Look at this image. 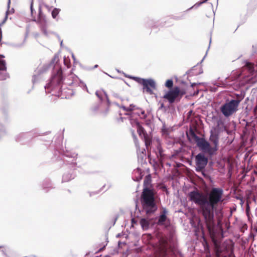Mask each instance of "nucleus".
<instances>
[{
    "label": "nucleus",
    "instance_id": "6",
    "mask_svg": "<svg viewBox=\"0 0 257 257\" xmlns=\"http://www.w3.org/2000/svg\"><path fill=\"white\" fill-rule=\"evenodd\" d=\"M196 144L202 152L201 153L207 154L211 157L215 155L211 148L210 143L204 137H200Z\"/></svg>",
    "mask_w": 257,
    "mask_h": 257
},
{
    "label": "nucleus",
    "instance_id": "31",
    "mask_svg": "<svg viewBox=\"0 0 257 257\" xmlns=\"http://www.w3.org/2000/svg\"><path fill=\"white\" fill-rule=\"evenodd\" d=\"M99 108V105L96 104L94 106H93V107H92V108H91V110H92V111L95 112L98 110Z\"/></svg>",
    "mask_w": 257,
    "mask_h": 257
},
{
    "label": "nucleus",
    "instance_id": "42",
    "mask_svg": "<svg viewBox=\"0 0 257 257\" xmlns=\"http://www.w3.org/2000/svg\"><path fill=\"white\" fill-rule=\"evenodd\" d=\"M2 253H3V255H4L5 256H6V257H8V255H7V254L6 253V250H2L1 251Z\"/></svg>",
    "mask_w": 257,
    "mask_h": 257
},
{
    "label": "nucleus",
    "instance_id": "1",
    "mask_svg": "<svg viewBox=\"0 0 257 257\" xmlns=\"http://www.w3.org/2000/svg\"><path fill=\"white\" fill-rule=\"evenodd\" d=\"M223 190L221 188L212 187L210 192L204 193L197 189L190 191L189 200L198 206L199 212L207 223L214 221V211L219 203L222 201Z\"/></svg>",
    "mask_w": 257,
    "mask_h": 257
},
{
    "label": "nucleus",
    "instance_id": "62",
    "mask_svg": "<svg viewBox=\"0 0 257 257\" xmlns=\"http://www.w3.org/2000/svg\"><path fill=\"white\" fill-rule=\"evenodd\" d=\"M119 119H120L122 121H123V117H120V118H119Z\"/></svg>",
    "mask_w": 257,
    "mask_h": 257
},
{
    "label": "nucleus",
    "instance_id": "55",
    "mask_svg": "<svg viewBox=\"0 0 257 257\" xmlns=\"http://www.w3.org/2000/svg\"><path fill=\"white\" fill-rule=\"evenodd\" d=\"M211 38H210V41H209V45L208 46V49L210 47V43H211Z\"/></svg>",
    "mask_w": 257,
    "mask_h": 257
},
{
    "label": "nucleus",
    "instance_id": "40",
    "mask_svg": "<svg viewBox=\"0 0 257 257\" xmlns=\"http://www.w3.org/2000/svg\"><path fill=\"white\" fill-rule=\"evenodd\" d=\"M141 114L143 115V118H146L147 117V114L145 113V111L144 110H142Z\"/></svg>",
    "mask_w": 257,
    "mask_h": 257
},
{
    "label": "nucleus",
    "instance_id": "33",
    "mask_svg": "<svg viewBox=\"0 0 257 257\" xmlns=\"http://www.w3.org/2000/svg\"><path fill=\"white\" fill-rule=\"evenodd\" d=\"M103 92L106 97V101H107V104L109 106L110 104V101L109 99V98H108V96L107 95V94L106 93V92L104 91V90H103Z\"/></svg>",
    "mask_w": 257,
    "mask_h": 257
},
{
    "label": "nucleus",
    "instance_id": "21",
    "mask_svg": "<svg viewBox=\"0 0 257 257\" xmlns=\"http://www.w3.org/2000/svg\"><path fill=\"white\" fill-rule=\"evenodd\" d=\"M136 105H135L133 104H131L128 107H126L124 105H122L120 106V108H122L123 110L126 111H132L135 108Z\"/></svg>",
    "mask_w": 257,
    "mask_h": 257
},
{
    "label": "nucleus",
    "instance_id": "60",
    "mask_svg": "<svg viewBox=\"0 0 257 257\" xmlns=\"http://www.w3.org/2000/svg\"><path fill=\"white\" fill-rule=\"evenodd\" d=\"M246 214H247V215L248 216V219H249V213L247 211H246Z\"/></svg>",
    "mask_w": 257,
    "mask_h": 257
},
{
    "label": "nucleus",
    "instance_id": "4",
    "mask_svg": "<svg viewBox=\"0 0 257 257\" xmlns=\"http://www.w3.org/2000/svg\"><path fill=\"white\" fill-rule=\"evenodd\" d=\"M242 99V96L237 99H227L220 107L221 112L226 117L230 116L237 111L239 104Z\"/></svg>",
    "mask_w": 257,
    "mask_h": 257
},
{
    "label": "nucleus",
    "instance_id": "47",
    "mask_svg": "<svg viewBox=\"0 0 257 257\" xmlns=\"http://www.w3.org/2000/svg\"><path fill=\"white\" fill-rule=\"evenodd\" d=\"M181 152V149L175 151L176 154L178 155Z\"/></svg>",
    "mask_w": 257,
    "mask_h": 257
},
{
    "label": "nucleus",
    "instance_id": "57",
    "mask_svg": "<svg viewBox=\"0 0 257 257\" xmlns=\"http://www.w3.org/2000/svg\"><path fill=\"white\" fill-rule=\"evenodd\" d=\"M137 207H138V201H136V209L137 208Z\"/></svg>",
    "mask_w": 257,
    "mask_h": 257
},
{
    "label": "nucleus",
    "instance_id": "39",
    "mask_svg": "<svg viewBox=\"0 0 257 257\" xmlns=\"http://www.w3.org/2000/svg\"><path fill=\"white\" fill-rule=\"evenodd\" d=\"M95 95L100 100V101H102L103 100V98H102V96L99 94V92L98 91H96L95 92Z\"/></svg>",
    "mask_w": 257,
    "mask_h": 257
},
{
    "label": "nucleus",
    "instance_id": "45",
    "mask_svg": "<svg viewBox=\"0 0 257 257\" xmlns=\"http://www.w3.org/2000/svg\"><path fill=\"white\" fill-rule=\"evenodd\" d=\"M118 217V214H117V215H116L115 216V217H114V221L113 224H115V223L116 221L117 220V219Z\"/></svg>",
    "mask_w": 257,
    "mask_h": 257
},
{
    "label": "nucleus",
    "instance_id": "24",
    "mask_svg": "<svg viewBox=\"0 0 257 257\" xmlns=\"http://www.w3.org/2000/svg\"><path fill=\"white\" fill-rule=\"evenodd\" d=\"M208 1V0H202L200 2L196 3L194 5H193L191 8H189L187 10V11H189V10H190L191 9H192L193 8L196 9V8H198L199 6H200L202 4L206 3Z\"/></svg>",
    "mask_w": 257,
    "mask_h": 257
},
{
    "label": "nucleus",
    "instance_id": "16",
    "mask_svg": "<svg viewBox=\"0 0 257 257\" xmlns=\"http://www.w3.org/2000/svg\"><path fill=\"white\" fill-rule=\"evenodd\" d=\"M29 138L30 134L29 133H21L17 136L16 140L17 142H21Z\"/></svg>",
    "mask_w": 257,
    "mask_h": 257
},
{
    "label": "nucleus",
    "instance_id": "18",
    "mask_svg": "<svg viewBox=\"0 0 257 257\" xmlns=\"http://www.w3.org/2000/svg\"><path fill=\"white\" fill-rule=\"evenodd\" d=\"M157 153H156L157 157L160 158H164V154L163 152L164 150L163 148H162L161 145L160 144H158L157 146Z\"/></svg>",
    "mask_w": 257,
    "mask_h": 257
},
{
    "label": "nucleus",
    "instance_id": "20",
    "mask_svg": "<svg viewBox=\"0 0 257 257\" xmlns=\"http://www.w3.org/2000/svg\"><path fill=\"white\" fill-rule=\"evenodd\" d=\"M167 219V216H164V215H160L158 219V224L159 225H163Z\"/></svg>",
    "mask_w": 257,
    "mask_h": 257
},
{
    "label": "nucleus",
    "instance_id": "10",
    "mask_svg": "<svg viewBox=\"0 0 257 257\" xmlns=\"http://www.w3.org/2000/svg\"><path fill=\"white\" fill-rule=\"evenodd\" d=\"M208 158L204 153H199L195 156V163L196 172H201L203 170L208 163Z\"/></svg>",
    "mask_w": 257,
    "mask_h": 257
},
{
    "label": "nucleus",
    "instance_id": "30",
    "mask_svg": "<svg viewBox=\"0 0 257 257\" xmlns=\"http://www.w3.org/2000/svg\"><path fill=\"white\" fill-rule=\"evenodd\" d=\"M79 83H80L79 85L81 87H83V89H86L87 92H88V88L87 87V86H86V84L84 82H83L82 81L80 80L79 81Z\"/></svg>",
    "mask_w": 257,
    "mask_h": 257
},
{
    "label": "nucleus",
    "instance_id": "58",
    "mask_svg": "<svg viewBox=\"0 0 257 257\" xmlns=\"http://www.w3.org/2000/svg\"><path fill=\"white\" fill-rule=\"evenodd\" d=\"M206 53H207V51L206 52ZM206 54H207V53H206ZM205 56H205L203 57V59H202V60L201 61L200 63H202V62L204 60V58H205Z\"/></svg>",
    "mask_w": 257,
    "mask_h": 257
},
{
    "label": "nucleus",
    "instance_id": "13",
    "mask_svg": "<svg viewBox=\"0 0 257 257\" xmlns=\"http://www.w3.org/2000/svg\"><path fill=\"white\" fill-rule=\"evenodd\" d=\"M209 141L212 144L211 148L215 153L216 154V152L218 149V142H219V136L217 133H213L211 131L210 136L209 137Z\"/></svg>",
    "mask_w": 257,
    "mask_h": 257
},
{
    "label": "nucleus",
    "instance_id": "53",
    "mask_svg": "<svg viewBox=\"0 0 257 257\" xmlns=\"http://www.w3.org/2000/svg\"><path fill=\"white\" fill-rule=\"evenodd\" d=\"M10 0H9V2H8V9L10 7Z\"/></svg>",
    "mask_w": 257,
    "mask_h": 257
},
{
    "label": "nucleus",
    "instance_id": "34",
    "mask_svg": "<svg viewBox=\"0 0 257 257\" xmlns=\"http://www.w3.org/2000/svg\"><path fill=\"white\" fill-rule=\"evenodd\" d=\"M162 212L161 213V215H164V216H167V214L168 213V211L167 209L164 207H162Z\"/></svg>",
    "mask_w": 257,
    "mask_h": 257
},
{
    "label": "nucleus",
    "instance_id": "7",
    "mask_svg": "<svg viewBox=\"0 0 257 257\" xmlns=\"http://www.w3.org/2000/svg\"><path fill=\"white\" fill-rule=\"evenodd\" d=\"M43 34L47 37H49V32L47 30L48 24L45 15L42 12V7L40 5L38 10V18L36 22Z\"/></svg>",
    "mask_w": 257,
    "mask_h": 257
},
{
    "label": "nucleus",
    "instance_id": "63",
    "mask_svg": "<svg viewBox=\"0 0 257 257\" xmlns=\"http://www.w3.org/2000/svg\"><path fill=\"white\" fill-rule=\"evenodd\" d=\"M216 86H217V87H220V86H221V85H220V84H216Z\"/></svg>",
    "mask_w": 257,
    "mask_h": 257
},
{
    "label": "nucleus",
    "instance_id": "59",
    "mask_svg": "<svg viewBox=\"0 0 257 257\" xmlns=\"http://www.w3.org/2000/svg\"><path fill=\"white\" fill-rule=\"evenodd\" d=\"M255 215L256 216H257V208H256L255 211Z\"/></svg>",
    "mask_w": 257,
    "mask_h": 257
},
{
    "label": "nucleus",
    "instance_id": "23",
    "mask_svg": "<svg viewBox=\"0 0 257 257\" xmlns=\"http://www.w3.org/2000/svg\"><path fill=\"white\" fill-rule=\"evenodd\" d=\"M132 134L136 147L137 148H139V140L137 138V136L135 134V131L134 130H132Z\"/></svg>",
    "mask_w": 257,
    "mask_h": 257
},
{
    "label": "nucleus",
    "instance_id": "49",
    "mask_svg": "<svg viewBox=\"0 0 257 257\" xmlns=\"http://www.w3.org/2000/svg\"><path fill=\"white\" fill-rule=\"evenodd\" d=\"M137 221L135 220V219H132V224H134V223H136Z\"/></svg>",
    "mask_w": 257,
    "mask_h": 257
},
{
    "label": "nucleus",
    "instance_id": "9",
    "mask_svg": "<svg viewBox=\"0 0 257 257\" xmlns=\"http://www.w3.org/2000/svg\"><path fill=\"white\" fill-rule=\"evenodd\" d=\"M180 90L178 87H175L168 91L166 94L163 96V98L168 100L170 104L175 102V101H179Z\"/></svg>",
    "mask_w": 257,
    "mask_h": 257
},
{
    "label": "nucleus",
    "instance_id": "25",
    "mask_svg": "<svg viewBox=\"0 0 257 257\" xmlns=\"http://www.w3.org/2000/svg\"><path fill=\"white\" fill-rule=\"evenodd\" d=\"M196 66H194L193 67H192V68L190 70H188L187 72H186V74H189V75H198V74H202L203 73V70L201 68H200V71L198 73H194L193 72V71L194 70V68Z\"/></svg>",
    "mask_w": 257,
    "mask_h": 257
},
{
    "label": "nucleus",
    "instance_id": "3",
    "mask_svg": "<svg viewBox=\"0 0 257 257\" xmlns=\"http://www.w3.org/2000/svg\"><path fill=\"white\" fill-rule=\"evenodd\" d=\"M151 176L147 175L144 180L143 190L141 196V202L143 209L148 215L153 214L158 209L155 191L151 185Z\"/></svg>",
    "mask_w": 257,
    "mask_h": 257
},
{
    "label": "nucleus",
    "instance_id": "15",
    "mask_svg": "<svg viewBox=\"0 0 257 257\" xmlns=\"http://www.w3.org/2000/svg\"><path fill=\"white\" fill-rule=\"evenodd\" d=\"M140 223L143 229L147 230L150 226V222L148 219L142 218L140 220Z\"/></svg>",
    "mask_w": 257,
    "mask_h": 257
},
{
    "label": "nucleus",
    "instance_id": "54",
    "mask_svg": "<svg viewBox=\"0 0 257 257\" xmlns=\"http://www.w3.org/2000/svg\"><path fill=\"white\" fill-rule=\"evenodd\" d=\"M146 152V150L145 149H143V150L142 151V154H143L144 155V153Z\"/></svg>",
    "mask_w": 257,
    "mask_h": 257
},
{
    "label": "nucleus",
    "instance_id": "32",
    "mask_svg": "<svg viewBox=\"0 0 257 257\" xmlns=\"http://www.w3.org/2000/svg\"><path fill=\"white\" fill-rule=\"evenodd\" d=\"M49 35L50 34H54L55 35H56L57 36V37L58 38V39L60 41V46L61 47H62L63 46V41L62 40H60V37L59 36L58 34L54 33V32H50V31H49Z\"/></svg>",
    "mask_w": 257,
    "mask_h": 257
},
{
    "label": "nucleus",
    "instance_id": "52",
    "mask_svg": "<svg viewBox=\"0 0 257 257\" xmlns=\"http://www.w3.org/2000/svg\"><path fill=\"white\" fill-rule=\"evenodd\" d=\"M216 89H217L216 88H212V90L213 91H216Z\"/></svg>",
    "mask_w": 257,
    "mask_h": 257
},
{
    "label": "nucleus",
    "instance_id": "51",
    "mask_svg": "<svg viewBox=\"0 0 257 257\" xmlns=\"http://www.w3.org/2000/svg\"><path fill=\"white\" fill-rule=\"evenodd\" d=\"M5 56L3 54H0V58H4Z\"/></svg>",
    "mask_w": 257,
    "mask_h": 257
},
{
    "label": "nucleus",
    "instance_id": "17",
    "mask_svg": "<svg viewBox=\"0 0 257 257\" xmlns=\"http://www.w3.org/2000/svg\"><path fill=\"white\" fill-rule=\"evenodd\" d=\"M74 178V175L71 173H65L62 176V182H68Z\"/></svg>",
    "mask_w": 257,
    "mask_h": 257
},
{
    "label": "nucleus",
    "instance_id": "19",
    "mask_svg": "<svg viewBox=\"0 0 257 257\" xmlns=\"http://www.w3.org/2000/svg\"><path fill=\"white\" fill-rule=\"evenodd\" d=\"M9 14V10H8L7 11L6 13V16L3 21L0 23V41H2V26L6 23L8 19V15Z\"/></svg>",
    "mask_w": 257,
    "mask_h": 257
},
{
    "label": "nucleus",
    "instance_id": "36",
    "mask_svg": "<svg viewBox=\"0 0 257 257\" xmlns=\"http://www.w3.org/2000/svg\"><path fill=\"white\" fill-rule=\"evenodd\" d=\"M236 97L235 98H234V99H237L238 98H241V96L243 97V99L244 97V94L241 92L240 94H236Z\"/></svg>",
    "mask_w": 257,
    "mask_h": 257
},
{
    "label": "nucleus",
    "instance_id": "5",
    "mask_svg": "<svg viewBox=\"0 0 257 257\" xmlns=\"http://www.w3.org/2000/svg\"><path fill=\"white\" fill-rule=\"evenodd\" d=\"M135 80L138 83L143 86L144 92L149 94H154L153 90L157 89V84L156 81L152 78H142L135 76H128Z\"/></svg>",
    "mask_w": 257,
    "mask_h": 257
},
{
    "label": "nucleus",
    "instance_id": "35",
    "mask_svg": "<svg viewBox=\"0 0 257 257\" xmlns=\"http://www.w3.org/2000/svg\"><path fill=\"white\" fill-rule=\"evenodd\" d=\"M27 37V35L26 36L22 44H18L15 45V47H18V48H21V47H23L25 44Z\"/></svg>",
    "mask_w": 257,
    "mask_h": 257
},
{
    "label": "nucleus",
    "instance_id": "61",
    "mask_svg": "<svg viewBox=\"0 0 257 257\" xmlns=\"http://www.w3.org/2000/svg\"><path fill=\"white\" fill-rule=\"evenodd\" d=\"M120 244H121V241H119L118 242V245L119 246V245H120Z\"/></svg>",
    "mask_w": 257,
    "mask_h": 257
},
{
    "label": "nucleus",
    "instance_id": "12",
    "mask_svg": "<svg viewBox=\"0 0 257 257\" xmlns=\"http://www.w3.org/2000/svg\"><path fill=\"white\" fill-rule=\"evenodd\" d=\"M232 254L233 253L229 251L228 247L224 243L218 245L216 247V257H232Z\"/></svg>",
    "mask_w": 257,
    "mask_h": 257
},
{
    "label": "nucleus",
    "instance_id": "38",
    "mask_svg": "<svg viewBox=\"0 0 257 257\" xmlns=\"http://www.w3.org/2000/svg\"><path fill=\"white\" fill-rule=\"evenodd\" d=\"M203 84V83L202 82H200V83H191V86L192 87V88H194L195 86L198 85H202Z\"/></svg>",
    "mask_w": 257,
    "mask_h": 257
},
{
    "label": "nucleus",
    "instance_id": "26",
    "mask_svg": "<svg viewBox=\"0 0 257 257\" xmlns=\"http://www.w3.org/2000/svg\"><path fill=\"white\" fill-rule=\"evenodd\" d=\"M33 4H34V2H31V4H30L31 15V17L34 18L33 21L34 22H36V19L35 17L34 16V13H36V11L33 8Z\"/></svg>",
    "mask_w": 257,
    "mask_h": 257
},
{
    "label": "nucleus",
    "instance_id": "48",
    "mask_svg": "<svg viewBox=\"0 0 257 257\" xmlns=\"http://www.w3.org/2000/svg\"><path fill=\"white\" fill-rule=\"evenodd\" d=\"M180 94H181V95L180 96H179V97H180V98L182 97V96L185 94V92H180Z\"/></svg>",
    "mask_w": 257,
    "mask_h": 257
},
{
    "label": "nucleus",
    "instance_id": "11",
    "mask_svg": "<svg viewBox=\"0 0 257 257\" xmlns=\"http://www.w3.org/2000/svg\"><path fill=\"white\" fill-rule=\"evenodd\" d=\"M63 156L64 162L70 165L72 169H75L77 163L74 161L77 158V154L74 152L66 151L64 152Z\"/></svg>",
    "mask_w": 257,
    "mask_h": 257
},
{
    "label": "nucleus",
    "instance_id": "56",
    "mask_svg": "<svg viewBox=\"0 0 257 257\" xmlns=\"http://www.w3.org/2000/svg\"><path fill=\"white\" fill-rule=\"evenodd\" d=\"M97 67H98V65L96 64V65H95L94 66V67H93V69H94V68H97Z\"/></svg>",
    "mask_w": 257,
    "mask_h": 257
},
{
    "label": "nucleus",
    "instance_id": "8",
    "mask_svg": "<svg viewBox=\"0 0 257 257\" xmlns=\"http://www.w3.org/2000/svg\"><path fill=\"white\" fill-rule=\"evenodd\" d=\"M135 122L137 126V132L139 136L143 139L146 148L147 149H148L149 147L152 145V138L148 135L144 128L142 126L139 121L136 120Z\"/></svg>",
    "mask_w": 257,
    "mask_h": 257
},
{
    "label": "nucleus",
    "instance_id": "28",
    "mask_svg": "<svg viewBox=\"0 0 257 257\" xmlns=\"http://www.w3.org/2000/svg\"><path fill=\"white\" fill-rule=\"evenodd\" d=\"M166 87L168 88H172L173 86V81L172 79H168L165 84Z\"/></svg>",
    "mask_w": 257,
    "mask_h": 257
},
{
    "label": "nucleus",
    "instance_id": "43",
    "mask_svg": "<svg viewBox=\"0 0 257 257\" xmlns=\"http://www.w3.org/2000/svg\"><path fill=\"white\" fill-rule=\"evenodd\" d=\"M64 64L67 67H69V64L68 62H67L66 60H65V58H64Z\"/></svg>",
    "mask_w": 257,
    "mask_h": 257
},
{
    "label": "nucleus",
    "instance_id": "2",
    "mask_svg": "<svg viewBox=\"0 0 257 257\" xmlns=\"http://www.w3.org/2000/svg\"><path fill=\"white\" fill-rule=\"evenodd\" d=\"M58 61V56L55 55L51 62L47 64L43 65L42 67L37 68L34 71L32 82L35 83L39 82L41 79V75L46 72L47 70L53 68V75L49 80V82L45 86V89H54L57 88L59 89V91H61L62 84L63 83L64 78L63 76V72L61 68L58 65L56 64Z\"/></svg>",
    "mask_w": 257,
    "mask_h": 257
},
{
    "label": "nucleus",
    "instance_id": "37",
    "mask_svg": "<svg viewBox=\"0 0 257 257\" xmlns=\"http://www.w3.org/2000/svg\"><path fill=\"white\" fill-rule=\"evenodd\" d=\"M99 191H92V192H89V195L90 197H91L93 195H96L98 194Z\"/></svg>",
    "mask_w": 257,
    "mask_h": 257
},
{
    "label": "nucleus",
    "instance_id": "64",
    "mask_svg": "<svg viewBox=\"0 0 257 257\" xmlns=\"http://www.w3.org/2000/svg\"><path fill=\"white\" fill-rule=\"evenodd\" d=\"M117 237H119L120 236V234H118L117 235H116Z\"/></svg>",
    "mask_w": 257,
    "mask_h": 257
},
{
    "label": "nucleus",
    "instance_id": "27",
    "mask_svg": "<svg viewBox=\"0 0 257 257\" xmlns=\"http://www.w3.org/2000/svg\"><path fill=\"white\" fill-rule=\"evenodd\" d=\"M60 11V10L59 9L54 8L51 13L52 18L53 19H56Z\"/></svg>",
    "mask_w": 257,
    "mask_h": 257
},
{
    "label": "nucleus",
    "instance_id": "44",
    "mask_svg": "<svg viewBox=\"0 0 257 257\" xmlns=\"http://www.w3.org/2000/svg\"><path fill=\"white\" fill-rule=\"evenodd\" d=\"M199 92V90L198 89H197L196 91H194L193 95L194 96L197 95H198Z\"/></svg>",
    "mask_w": 257,
    "mask_h": 257
},
{
    "label": "nucleus",
    "instance_id": "41",
    "mask_svg": "<svg viewBox=\"0 0 257 257\" xmlns=\"http://www.w3.org/2000/svg\"><path fill=\"white\" fill-rule=\"evenodd\" d=\"M109 111V106L108 107L105 109V110L103 112L104 116H106Z\"/></svg>",
    "mask_w": 257,
    "mask_h": 257
},
{
    "label": "nucleus",
    "instance_id": "29",
    "mask_svg": "<svg viewBox=\"0 0 257 257\" xmlns=\"http://www.w3.org/2000/svg\"><path fill=\"white\" fill-rule=\"evenodd\" d=\"M43 187L44 189L51 187V183L49 181H46L43 184Z\"/></svg>",
    "mask_w": 257,
    "mask_h": 257
},
{
    "label": "nucleus",
    "instance_id": "50",
    "mask_svg": "<svg viewBox=\"0 0 257 257\" xmlns=\"http://www.w3.org/2000/svg\"><path fill=\"white\" fill-rule=\"evenodd\" d=\"M163 107H164V103H162L161 104V106L160 107V108L161 109V108H162Z\"/></svg>",
    "mask_w": 257,
    "mask_h": 257
},
{
    "label": "nucleus",
    "instance_id": "22",
    "mask_svg": "<svg viewBox=\"0 0 257 257\" xmlns=\"http://www.w3.org/2000/svg\"><path fill=\"white\" fill-rule=\"evenodd\" d=\"M7 135L5 127L0 123V139Z\"/></svg>",
    "mask_w": 257,
    "mask_h": 257
},
{
    "label": "nucleus",
    "instance_id": "14",
    "mask_svg": "<svg viewBox=\"0 0 257 257\" xmlns=\"http://www.w3.org/2000/svg\"><path fill=\"white\" fill-rule=\"evenodd\" d=\"M187 138L190 143L195 142V143L200 138L194 132L192 128H190L189 132L187 133Z\"/></svg>",
    "mask_w": 257,
    "mask_h": 257
},
{
    "label": "nucleus",
    "instance_id": "46",
    "mask_svg": "<svg viewBox=\"0 0 257 257\" xmlns=\"http://www.w3.org/2000/svg\"><path fill=\"white\" fill-rule=\"evenodd\" d=\"M72 58L74 62H75L76 59V58H75V56H74L73 53H72Z\"/></svg>",
    "mask_w": 257,
    "mask_h": 257
}]
</instances>
